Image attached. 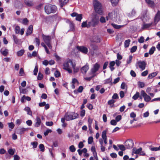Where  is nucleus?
Masks as SVG:
<instances>
[{
    "instance_id": "obj_33",
    "label": "nucleus",
    "mask_w": 160,
    "mask_h": 160,
    "mask_svg": "<svg viewBox=\"0 0 160 160\" xmlns=\"http://www.w3.org/2000/svg\"><path fill=\"white\" fill-rule=\"evenodd\" d=\"M140 93L139 92H137L132 97V98L134 100L137 99L139 97Z\"/></svg>"
},
{
    "instance_id": "obj_57",
    "label": "nucleus",
    "mask_w": 160,
    "mask_h": 160,
    "mask_svg": "<svg viewBox=\"0 0 160 160\" xmlns=\"http://www.w3.org/2000/svg\"><path fill=\"white\" fill-rule=\"evenodd\" d=\"M122 119V116L121 115H118L115 118V120L117 122L119 121Z\"/></svg>"
},
{
    "instance_id": "obj_47",
    "label": "nucleus",
    "mask_w": 160,
    "mask_h": 160,
    "mask_svg": "<svg viewBox=\"0 0 160 160\" xmlns=\"http://www.w3.org/2000/svg\"><path fill=\"white\" fill-rule=\"evenodd\" d=\"M93 142V138L92 136L90 137L88 139V144H91Z\"/></svg>"
},
{
    "instance_id": "obj_63",
    "label": "nucleus",
    "mask_w": 160,
    "mask_h": 160,
    "mask_svg": "<svg viewBox=\"0 0 160 160\" xmlns=\"http://www.w3.org/2000/svg\"><path fill=\"white\" fill-rule=\"evenodd\" d=\"M130 74L132 77H135L136 76V74L133 70H131L130 71Z\"/></svg>"
},
{
    "instance_id": "obj_52",
    "label": "nucleus",
    "mask_w": 160,
    "mask_h": 160,
    "mask_svg": "<svg viewBox=\"0 0 160 160\" xmlns=\"http://www.w3.org/2000/svg\"><path fill=\"white\" fill-rule=\"evenodd\" d=\"M70 30L72 31H74V25L72 23H71L70 24Z\"/></svg>"
},
{
    "instance_id": "obj_55",
    "label": "nucleus",
    "mask_w": 160,
    "mask_h": 160,
    "mask_svg": "<svg viewBox=\"0 0 160 160\" xmlns=\"http://www.w3.org/2000/svg\"><path fill=\"white\" fill-rule=\"evenodd\" d=\"M144 38L142 36L138 40V41L140 43H142L144 42Z\"/></svg>"
},
{
    "instance_id": "obj_24",
    "label": "nucleus",
    "mask_w": 160,
    "mask_h": 160,
    "mask_svg": "<svg viewBox=\"0 0 160 160\" xmlns=\"http://www.w3.org/2000/svg\"><path fill=\"white\" fill-rule=\"evenodd\" d=\"M152 24V22L148 24H143L142 28L143 29H145L149 28Z\"/></svg>"
},
{
    "instance_id": "obj_32",
    "label": "nucleus",
    "mask_w": 160,
    "mask_h": 160,
    "mask_svg": "<svg viewBox=\"0 0 160 160\" xmlns=\"http://www.w3.org/2000/svg\"><path fill=\"white\" fill-rule=\"evenodd\" d=\"M131 42L130 39H128L125 40L124 42V47L125 48L128 47L130 44V42Z\"/></svg>"
},
{
    "instance_id": "obj_36",
    "label": "nucleus",
    "mask_w": 160,
    "mask_h": 160,
    "mask_svg": "<svg viewBox=\"0 0 160 160\" xmlns=\"http://www.w3.org/2000/svg\"><path fill=\"white\" fill-rule=\"evenodd\" d=\"M113 6H116L119 1V0H110Z\"/></svg>"
},
{
    "instance_id": "obj_30",
    "label": "nucleus",
    "mask_w": 160,
    "mask_h": 160,
    "mask_svg": "<svg viewBox=\"0 0 160 160\" xmlns=\"http://www.w3.org/2000/svg\"><path fill=\"white\" fill-rule=\"evenodd\" d=\"M13 39L14 42L17 44H18L19 42V40L17 38V37L14 35H12Z\"/></svg>"
},
{
    "instance_id": "obj_26",
    "label": "nucleus",
    "mask_w": 160,
    "mask_h": 160,
    "mask_svg": "<svg viewBox=\"0 0 160 160\" xmlns=\"http://www.w3.org/2000/svg\"><path fill=\"white\" fill-rule=\"evenodd\" d=\"M69 2V0H64L62 2L61 0L60 1V7L62 8L66 4Z\"/></svg>"
},
{
    "instance_id": "obj_6",
    "label": "nucleus",
    "mask_w": 160,
    "mask_h": 160,
    "mask_svg": "<svg viewBox=\"0 0 160 160\" xmlns=\"http://www.w3.org/2000/svg\"><path fill=\"white\" fill-rule=\"evenodd\" d=\"M125 147L127 149L132 148L134 145L133 141L131 139H128L126 141L125 143Z\"/></svg>"
},
{
    "instance_id": "obj_19",
    "label": "nucleus",
    "mask_w": 160,
    "mask_h": 160,
    "mask_svg": "<svg viewBox=\"0 0 160 160\" xmlns=\"http://www.w3.org/2000/svg\"><path fill=\"white\" fill-rule=\"evenodd\" d=\"M142 148H140L138 149H136V148H134L133 149V152H134L135 154H137L140 153V152L142 151Z\"/></svg>"
},
{
    "instance_id": "obj_53",
    "label": "nucleus",
    "mask_w": 160,
    "mask_h": 160,
    "mask_svg": "<svg viewBox=\"0 0 160 160\" xmlns=\"http://www.w3.org/2000/svg\"><path fill=\"white\" fill-rule=\"evenodd\" d=\"M85 114V110L84 109L80 111V115L82 117H83Z\"/></svg>"
},
{
    "instance_id": "obj_58",
    "label": "nucleus",
    "mask_w": 160,
    "mask_h": 160,
    "mask_svg": "<svg viewBox=\"0 0 160 160\" xmlns=\"http://www.w3.org/2000/svg\"><path fill=\"white\" fill-rule=\"evenodd\" d=\"M110 124L112 125L115 126L117 125V121L114 119L110 121Z\"/></svg>"
},
{
    "instance_id": "obj_56",
    "label": "nucleus",
    "mask_w": 160,
    "mask_h": 160,
    "mask_svg": "<svg viewBox=\"0 0 160 160\" xmlns=\"http://www.w3.org/2000/svg\"><path fill=\"white\" fill-rule=\"evenodd\" d=\"M83 89L84 88L83 86H80L79 87L77 90V91L81 93L82 92Z\"/></svg>"
},
{
    "instance_id": "obj_15",
    "label": "nucleus",
    "mask_w": 160,
    "mask_h": 160,
    "mask_svg": "<svg viewBox=\"0 0 160 160\" xmlns=\"http://www.w3.org/2000/svg\"><path fill=\"white\" fill-rule=\"evenodd\" d=\"M148 5L151 8H154L156 6V4L153 1L151 0H145Z\"/></svg>"
},
{
    "instance_id": "obj_22",
    "label": "nucleus",
    "mask_w": 160,
    "mask_h": 160,
    "mask_svg": "<svg viewBox=\"0 0 160 160\" xmlns=\"http://www.w3.org/2000/svg\"><path fill=\"white\" fill-rule=\"evenodd\" d=\"M93 39L91 40L92 42L99 43L100 42V38L98 36H94L93 37Z\"/></svg>"
},
{
    "instance_id": "obj_62",
    "label": "nucleus",
    "mask_w": 160,
    "mask_h": 160,
    "mask_svg": "<svg viewBox=\"0 0 160 160\" xmlns=\"http://www.w3.org/2000/svg\"><path fill=\"white\" fill-rule=\"evenodd\" d=\"M53 123L52 122H46V125L47 126H51L53 125Z\"/></svg>"
},
{
    "instance_id": "obj_18",
    "label": "nucleus",
    "mask_w": 160,
    "mask_h": 160,
    "mask_svg": "<svg viewBox=\"0 0 160 160\" xmlns=\"http://www.w3.org/2000/svg\"><path fill=\"white\" fill-rule=\"evenodd\" d=\"M24 2L25 4L28 7L32 6L33 5L32 1H30L28 0H24Z\"/></svg>"
},
{
    "instance_id": "obj_42",
    "label": "nucleus",
    "mask_w": 160,
    "mask_h": 160,
    "mask_svg": "<svg viewBox=\"0 0 160 160\" xmlns=\"http://www.w3.org/2000/svg\"><path fill=\"white\" fill-rule=\"evenodd\" d=\"M38 71V65H36L33 71V74L35 75H36Z\"/></svg>"
},
{
    "instance_id": "obj_38",
    "label": "nucleus",
    "mask_w": 160,
    "mask_h": 160,
    "mask_svg": "<svg viewBox=\"0 0 160 160\" xmlns=\"http://www.w3.org/2000/svg\"><path fill=\"white\" fill-rule=\"evenodd\" d=\"M118 146L119 148L122 151H124L126 150V148L123 145H118Z\"/></svg>"
},
{
    "instance_id": "obj_12",
    "label": "nucleus",
    "mask_w": 160,
    "mask_h": 160,
    "mask_svg": "<svg viewBox=\"0 0 160 160\" xmlns=\"http://www.w3.org/2000/svg\"><path fill=\"white\" fill-rule=\"evenodd\" d=\"M36 122L34 125V126L35 127L38 128L39 127L40 125H43V123H42L40 118L37 116L36 117L35 119Z\"/></svg>"
},
{
    "instance_id": "obj_59",
    "label": "nucleus",
    "mask_w": 160,
    "mask_h": 160,
    "mask_svg": "<svg viewBox=\"0 0 160 160\" xmlns=\"http://www.w3.org/2000/svg\"><path fill=\"white\" fill-rule=\"evenodd\" d=\"M24 74V71L23 69L22 68H21L20 69L19 72V75L20 76H23Z\"/></svg>"
},
{
    "instance_id": "obj_64",
    "label": "nucleus",
    "mask_w": 160,
    "mask_h": 160,
    "mask_svg": "<svg viewBox=\"0 0 160 160\" xmlns=\"http://www.w3.org/2000/svg\"><path fill=\"white\" fill-rule=\"evenodd\" d=\"M8 153L11 155H13L14 153V151L12 148L9 149L8 150Z\"/></svg>"
},
{
    "instance_id": "obj_7",
    "label": "nucleus",
    "mask_w": 160,
    "mask_h": 160,
    "mask_svg": "<svg viewBox=\"0 0 160 160\" xmlns=\"http://www.w3.org/2000/svg\"><path fill=\"white\" fill-rule=\"evenodd\" d=\"M76 48L79 51L84 54H87L88 51V48L84 46H78Z\"/></svg>"
},
{
    "instance_id": "obj_4",
    "label": "nucleus",
    "mask_w": 160,
    "mask_h": 160,
    "mask_svg": "<svg viewBox=\"0 0 160 160\" xmlns=\"http://www.w3.org/2000/svg\"><path fill=\"white\" fill-rule=\"evenodd\" d=\"M78 114L77 113H66L64 115L65 119L67 121H70L75 119L78 118Z\"/></svg>"
},
{
    "instance_id": "obj_48",
    "label": "nucleus",
    "mask_w": 160,
    "mask_h": 160,
    "mask_svg": "<svg viewBox=\"0 0 160 160\" xmlns=\"http://www.w3.org/2000/svg\"><path fill=\"white\" fill-rule=\"evenodd\" d=\"M112 25L113 27L116 29H119L122 26L117 25L115 24H112Z\"/></svg>"
},
{
    "instance_id": "obj_34",
    "label": "nucleus",
    "mask_w": 160,
    "mask_h": 160,
    "mask_svg": "<svg viewBox=\"0 0 160 160\" xmlns=\"http://www.w3.org/2000/svg\"><path fill=\"white\" fill-rule=\"evenodd\" d=\"M107 132V130H104L102 132V137L103 139L107 138L106 135Z\"/></svg>"
},
{
    "instance_id": "obj_40",
    "label": "nucleus",
    "mask_w": 160,
    "mask_h": 160,
    "mask_svg": "<svg viewBox=\"0 0 160 160\" xmlns=\"http://www.w3.org/2000/svg\"><path fill=\"white\" fill-rule=\"evenodd\" d=\"M91 47L93 50H97L98 47L97 46L94 44H91L90 45Z\"/></svg>"
},
{
    "instance_id": "obj_61",
    "label": "nucleus",
    "mask_w": 160,
    "mask_h": 160,
    "mask_svg": "<svg viewBox=\"0 0 160 160\" xmlns=\"http://www.w3.org/2000/svg\"><path fill=\"white\" fill-rule=\"evenodd\" d=\"M112 99H118L119 97L118 96V94L117 93H115L113 94L112 97Z\"/></svg>"
},
{
    "instance_id": "obj_11",
    "label": "nucleus",
    "mask_w": 160,
    "mask_h": 160,
    "mask_svg": "<svg viewBox=\"0 0 160 160\" xmlns=\"http://www.w3.org/2000/svg\"><path fill=\"white\" fill-rule=\"evenodd\" d=\"M100 67V65L98 63H96L93 66V67L91 69V72L92 74H94L98 71Z\"/></svg>"
},
{
    "instance_id": "obj_9",
    "label": "nucleus",
    "mask_w": 160,
    "mask_h": 160,
    "mask_svg": "<svg viewBox=\"0 0 160 160\" xmlns=\"http://www.w3.org/2000/svg\"><path fill=\"white\" fill-rule=\"evenodd\" d=\"M20 28L19 26L17 25L16 26L15 28V32L16 34H20L21 35L23 34L24 32V29L22 28L20 31Z\"/></svg>"
},
{
    "instance_id": "obj_35",
    "label": "nucleus",
    "mask_w": 160,
    "mask_h": 160,
    "mask_svg": "<svg viewBox=\"0 0 160 160\" xmlns=\"http://www.w3.org/2000/svg\"><path fill=\"white\" fill-rule=\"evenodd\" d=\"M112 80V78L111 77V76L109 78H108L105 80L104 84H108V83H109L110 82H111Z\"/></svg>"
},
{
    "instance_id": "obj_50",
    "label": "nucleus",
    "mask_w": 160,
    "mask_h": 160,
    "mask_svg": "<svg viewBox=\"0 0 160 160\" xmlns=\"http://www.w3.org/2000/svg\"><path fill=\"white\" fill-rule=\"evenodd\" d=\"M54 76L56 78L59 77L60 76V72L57 70L56 71L54 72Z\"/></svg>"
},
{
    "instance_id": "obj_5",
    "label": "nucleus",
    "mask_w": 160,
    "mask_h": 160,
    "mask_svg": "<svg viewBox=\"0 0 160 160\" xmlns=\"http://www.w3.org/2000/svg\"><path fill=\"white\" fill-rule=\"evenodd\" d=\"M42 37L44 42L48 46L49 48L50 49H52V46L50 43L51 40L52 39L51 36L48 35H45L43 34Z\"/></svg>"
},
{
    "instance_id": "obj_3",
    "label": "nucleus",
    "mask_w": 160,
    "mask_h": 160,
    "mask_svg": "<svg viewBox=\"0 0 160 160\" xmlns=\"http://www.w3.org/2000/svg\"><path fill=\"white\" fill-rule=\"evenodd\" d=\"M69 64H70L72 66L73 63L72 60L69 59L66 61L63 64V68L67 71L70 73L72 72V71L70 68Z\"/></svg>"
},
{
    "instance_id": "obj_46",
    "label": "nucleus",
    "mask_w": 160,
    "mask_h": 160,
    "mask_svg": "<svg viewBox=\"0 0 160 160\" xmlns=\"http://www.w3.org/2000/svg\"><path fill=\"white\" fill-rule=\"evenodd\" d=\"M69 149L70 151L72 152H74L76 151V148L73 145H72L70 146Z\"/></svg>"
},
{
    "instance_id": "obj_43",
    "label": "nucleus",
    "mask_w": 160,
    "mask_h": 160,
    "mask_svg": "<svg viewBox=\"0 0 160 160\" xmlns=\"http://www.w3.org/2000/svg\"><path fill=\"white\" fill-rule=\"evenodd\" d=\"M137 47L136 46H133L131 49L130 52L132 53L135 52L137 50Z\"/></svg>"
},
{
    "instance_id": "obj_54",
    "label": "nucleus",
    "mask_w": 160,
    "mask_h": 160,
    "mask_svg": "<svg viewBox=\"0 0 160 160\" xmlns=\"http://www.w3.org/2000/svg\"><path fill=\"white\" fill-rule=\"evenodd\" d=\"M81 26L82 28H87L88 24H87V21L83 22Z\"/></svg>"
},
{
    "instance_id": "obj_13",
    "label": "nucleus",
    "mask_w": 160,
    "mask_h": 160,
    "mask_svg": "<svg viewBox=\"0 0 160 160\" xmlns=\"http://www.w3.org/2000/svg\"><path fill=\"white\" fill-rule=\"evenodd\" d=\"M91 21L93 23V27H95L98 25L99 23L98 17L95 15L92 18Z\"/></svg>"
},
{
    "instance_id": "obj_20",
    "label": "nucleus",
    "mask_w": 160,
    "mask_h": 160,
    "mask_svg": "<svg viewBox=\"0 0 160 160\" xmlns=\"http://www.w3.org/2000/svg\"><path fill=\"white\" fill-rule=\"evenodd\" d=\"M158 72H154L149 74L148 77V79H149L155 77L157 74Z\"/></svg>"
},
{
    "instance_id": "obj_1",
    "label": "nucleus",
    "mask_w": 160,
    "mask_h": 160,
    "mask_svg": "<svg viewBox=\"0 0 160 160\" xmlns=\"http://www.w3.org/2000/svg\"><path fill=\"white\" fill-rule=\"evenodd\" d=\"M93 6L96 13L100 15H103V12L102 7V4L99 1L97 0H94Z\"/></svg>"
},
{
    "instance_id": "obj_16",
    "label": "nucleus",
    "mask_w": 160,
    "mask_h": 160,
    "mask_svg": "<svg viewBox=\"0 0 160 160\" xmlns=\"http://www.w3.org/2000/svg\"><path fill=\"white\" fill-rule=\"evenodd\" d=\"M89 68L88 65V64H86L85 65L83 66L81 68V71L82 73L85 74Z\"/></svg>"
},
{
    "instance_id": "obj_49",
    "label": "nucleus",
    "mask_w": 160,
    "mask_h": 160,
    "mask_svg": "<svg viewBox=\"0 0 160 160\" xmlns=\"http://www.w3.org/2000/svg\"><path fill=\"white\" fill-rule=\"evenodd\" d=\"M31 145L33 146V148H36L38 144V142H31Z\"/></svg>"
},
{
    "instance_id": "obj_31",
    "label": "nucleus",
    "mask_w": 160,
    "mask_h": 160,
    "mask_svg": "<svg viewBox=\"0 0 160 160\" xmlns=\"http://www.w3.org/2000/svg\"><path fill=\"white\" fill-rule=\"evenodd\" d=\"M24 52V50L23 49L21 50L18 51L17 52V55L18 56L20 57L22 56Z\"/></svg>"
},
{
    "instance_id": "obj_10",
    "label": "nucleus",
    "mask_w": 160,
    "mask_h": 160,
    "mask_svg": "<svg viewBox=\"0 0 160 160\" xmlns=\"http://www.w3.org/2000/svg\"><path fill=\"white\" fill-rule=\"evenodd\" d=\"M137 64H138L139 68L141 69L142 71L145 69L147 64L145 61H138L137 62Z\"/></svg>"
},
{
    "instance_id": "obj_23",
    "label": "nucleus",
    "mask_w": 160,
    "mask_h": 160,
    "mask_svg": "<svg viewBox=\"0 0 160 160\" xmlns=\"http://www.w3.org/2000/svg\"><path fill=\"white\" fill-rule=\"evenodd\" d=\"M0 52L2 54L5 56H7L8 53V50L7 49H5L3 51L2 49L0 50Z\"/></svg>"
},
{
    "instance_id": "obj_39",
    "label": "nucleus",
    "mask_w": 160,
    "mask_h": 160,
    "mask_svg": "<svg viewBox=\"0 0 160 160\" xmlns=\"http://www.w3.org/2000/svg\"><path fill=\"white\" fill-rule=\"evenodd\" d=\"M28 22L29 21L27 18H24L22 20V23L24 25H27Z\"/></svg>"
},
{
    "instance_id": "obj_17",
    "label": "nucleus",
    "mask_w": 160,
    "mask_h": 160,
    "mask_svg": "<svg viewBox=\"0 0 160 160\" xmlns=\"http://www.w3.org/2000/svg\"><path fill=\"white\" fill-rule=\"evenodd\" d=\"M33 31V26L30 25L28 27L26 33V36H28L31 34Z\"/></svg>"
},
{
    "instance_id": "obj_28",
    "label": "nucleus",
    "mask_w": 160,
    "mask_h": 160,
    "mask_svg": "<svg viewBox=\"0 0 160 160\" xmlns=\"http://www.w3.org/2000/svg\"><path fill=\"white\" fill-rule=\"evenodd\" d=\"M138 87L140 88H142L145 86V83L143 82L139 81L138 82Z\"/></svg>"
},
{
    "instance_id": "obj_51",
    "label": "nucleus",
    "mask_w": 160,
    "mask_h": 160,
    "mask_svg": "<svg viewBox=\"0 0 160 160\" xmlns=\"http://www.w3.org/2000/svg\"><path fill=\"white\" fill-rule=\"evenodd\" d=\"M8 127L11 129L13 128L15 126L14 124L12 122H8Z\"/></svg>"
},
{
    "instance_id": "obj_45",
    "label": "nucleus",
    "mask_w": 160,
    "mask_h": 160,
    "mask_svg": "<svg viewBox=\"0 0 160 160\" xmlns=\"http://www.w3.org/2000/svg\"><path fill=\"white\" fill-rule=\"evenodd\" d=\"M75 65H76L75 64H73V65H72V67L73 69V71H74V72L76 73V72H77L78 71L79 68H76Z\"/></svg>"
},
{
    "instance_id": "obj_37",
    "label": "nucleus",
    "mask_w": 160,
    "mask_h": 160,
    "mask_svg": "<svg viewBox=\"0 0 160 160\" xmlns=\"http://www.w3.org/2000/svg\"><path fill=\"white\" fill-rule=\"evenodd\" d=\"M25 109L27 112L28 114L32 115V112L29 107H27L25 108Z\"/></svg>"
},
{
    "instance_id": "obj_27",
    "label": "nucleus",
    "mask_w": 160,
    "mask_h": 160,
    "mask_svg": "<svg viewBox=\"0 0 160 160\" xmlns=\"http://www.w3.org/2000/svg\"><path fill=\"white\" fill-rule=\"evenodd\" d=\"M27 130V129L25 128H24L19 129L18 130L19 134L20 135L23 134Z\"/></svg>"
},
{
    "instance_id": "obj_2",
    "label": "nucleus",
    "mask_w": 160,
    "mask_h": 160,
    "mask_svg": "<svg viewBox=\"0 0 160 160\" xmlns=\"http://www.w3.org/2000/svg\"><path fill=\"white\" fill-rule=\"evenodd\" d=\"M57 10V7L51 4L46 5L44 7V11L47 14L54 13Z\"/></svg>"
},
{
    "instance_id": "obj_60",
    "label": "nucleus",
    "mask_w": 160,
    "mask_h": 160,
    "mask_svg": "<svg viewBox=\"0 0 160 160\" xmlns=\"http://www.w3.org/2000/svg\"><path fill=\"white\" fill-rule=\"evenodd\" d=\"M148 73V71L147 70H146L143 72H142L141 73V75L142 76L145 77L146 76Z\"/></svg>"
},
{
    "instance_id": "obj_41",
    "label": "nucleus",
    "mask_w": 160,
    "mask_h": 160,
    "mask_svg": "<svg viewBox=\"0 0 160 160\" xmlns=\"http://www.w3.org/2000/svg\"><path fill=\"white\" fill-rule=\"evenodd\" d=\"M43 75L40 72H39L37 77V79L38 80H41L43 78Z\"/></svg>"
},
{
    "instance_id": "obj_21",
    "label": "nucleus",
    "mask_w": 160,
    "mask_h": 160,
    "mask_svg": "<svg viewBox=\"0 0 160 160\" xmlns=\"http://www.w3.org/2000/svg\"><path fill=\"white\" fill-rule=\"evenodd\" d=\"M115 62L114 61H112L111 62L109 63V68L111 70V71H113L114 69V68L113 67V66L115 65Z\"/></svg>"
},
{
    "instance_id": "obj_8",
    "label": "nucleus",
    "mask_w": 160,
    "mask_h": 160,
    "mask_svg": "<svg viewBox=\"0 0 160 160\" xmlns=\"http://www.w3.org/2000/svg\"><path fill=\"white\" fill-rule=\"evenodd\" d=\"M140 93L141 95L143 97L145 102H148L150 101L151 99V97L148 95L144 90H142Z\"/></svg>"
},
{
    "instance_id": "obj_14",
    "label": "nucleus",
    "mask_w": 160,
    "mask_h": 160,
    "mask_svg": "<svg viewBox=\"0 0 160 160\" xmlns=\"http://www.w3.org/2000/svg\"><path fill=\"white\" fill-rule=\"evenodd\" d=\"M160 20V11H158L154 18V22L156 24Z\"/></svg>"
},
{
    "instance_id": "obj_29",
    "label": "nucleus",
    "mask_w": 160,
    "mask_h": 160,
    "mask_svg": "<svg viewBox=\"0 0 160 160\" xmlns=\"http://www.w3.org/2000/svg\"><path fill=\"white\" fill-rule=\"evenodd\" d=\"M155 50H156L155 47L154 46H152V47H151V48L149 50V53L150 55L154 53V51H155Z\"/></svg>"
},
{
    "instance_id": "obj_44",
    "label": "nucleus",
    "mask_w": 160,
    "mask_h": 160,
    "mask_svg": "<svg viewBox=\"0 0 160 160\" xmlns=\"http://www.w3.org/2000/svg\"><path fill=\"white\" fill-rule=\"evenodd\" d=\"M39 148L41 151L43 152L45 150V147L44 145L42 144H40L39 145Z\"/></svg>"
},
{
    "instance_id": "obj_25",
    "label": "nucleus",
    "mask_w": 160,
    "mask_h": 160,
    "mask_svg": "<svg viewBox=\"0 0 160 160\" xmlns=\"http://www.w3.org/2000/svg\"><path fill=\"white\" fill-rule=\"evenodd\" d=\"M82 14H78L76 18V20L80 22L82 18Z\"/></svg>"
}]
</instances>
